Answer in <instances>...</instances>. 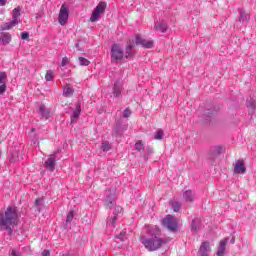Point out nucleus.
Instances as JSON below:
<instances>
[{
  "mask_svg": "<svg viewBox=\"0 0 256 256\" xmlns=\"http://www.w3.org/2000/svg\"><path fill=\"white\" fill-rule=\"evenodd\" d=\"M146 233L152 238H143L142 244L148 251H157L161 249L166 243H169V238H160L161 230L157 226H145Z\"/></svg>",
  "mask_w": 256,
  "mask_h": 256,
  "instance_id": "1",
  "label": "nucleus"
},
{
  "mask_svg": "<svg viewBox=\"0 0 256 256\" xmlns=\"http://www.w3.org/2000/svg\"><path fill=\"white\" fill-rule=\"evenodd\" d=\"M18 223L17 207L9 206L4 213H0V231H7L8 235H13V230Z\"/></svg>",
  "mask_w": 256,
  "mask_h": 256,
  "instance_id": "2",
  "label": "nucleus"
},
{
  "mask_svg": "<svg viewBox=\"0 0 256 256\" xmlns=\"http://www.w3.org/2000/svg\"><path fill=\"white\" fill-rule=\"evenodd\" d=\"M21 17V8L20 6L14 8L12 10V20L9 22H5L1 25L0 29L2 31H11L13 27H17L19 23H21V20L19 19Z\"/></svg>",
  "mask_w": 256,
  "mask_h": 256,
  "instance_id": "3",
  "label": "nucleus"
},
{
  "mask_svg": "<svg viewBox=\"0 0 256 256\" xmlns=\"http://www.w3.org/2000/svg\"><path fill=\"white\" fill-rule=\"evenodd\" d=\"M106 9H107V3L100 2L93 10L92 15L90 17V22L96 23V21H99V19H101V15L105 13Z\"/></svg>",
  "mask_w": 256,
  "mask_h": 256,
  "instance_id": "4",
  "label": "nucleus"
},
{
  "mask_svg": "<svg viewBox=\"0 0 256 256\" xmlns=\"http://www.w3.org/2000/svg\"><path fill=\"white\" fill-rule=\"evenodd\" d=\"M125 52L123 51V46L119 44H113L111 47V59L112 61H122Z\"/></svg>",
  "mask_w": 256,
  "mask_h": 256,
  "instance_id": "5",
  "label": "nucleus"
},
{
  "mask_svg": "<svg viewBox=\"0 0 256 256\" xmlns=\"http://www.w3.org/2000/svg\"><path fill=\"white\" fill-rule=\"evenodd\" d=\"M162 225L169 229V231H177V229H179L177 219L173 218V216L171 215H167L162 220Z\"/></svg>",
  "mask_w": 256,
  "mask_h": 256,
  "instance_id": "6",
  "label": "nucleus"
},
{
  "mask_svg": "<svg viewBox=\"0 0 256 256\" xmlns=\"http://www.w3.org/2000/svg\"><path fill=\"white\" fill-rule=\"evenodd\" d=\"M67 21H69V7L62 4L58 14V23L63 26L67 25Z\"/></svg>",
  "mask_w": 256,
  "mask_h": 256,
  "instance_id": "7",
  "label": "nucleus"
},
{
  "mask_svg": "<svg viewBox=\"0 0 256 256\" xmlns=\"http://www.w3.org/2000/svg\"><path fill=\"white\" fill-rule=\"evenodd\" d=\"M136 45H141L144 49H153L155 42L153 40H147L143 36L137 34L135 38Z\"/></svg>",
  "mask_w": 256,
  "mask_h": 256,
  "instance_id": "8",
  "label": "nucleus"
},
{
  "mask_svg": "<svg viewBox=\"0 0 256 256\" xmlns=\"http://www.w3.org/2000/svg\"><path fill=\"white\" fill-rule=\"evenodd\" d=\"M247 172V167H245V162L243 160H237L234 164V173L236 175H245Z\"/></svg>",
  "mask_w": 256,
  "mask_h": 256,
  "instance_id": "9",
  "label": "nucleus"
},
{
  "mask_svg": "<svg viewBox=\"0 0 256 256\" xmlns=\"http://www.w3.org/2000/svg\"><path fill=\"white\" fill-rule=\"evenodd\" d=\"M209 253H211V244H209V242H203L198 251V255L208 256Z\"/></svg>",
  "mask_w": 256,
  "mask_h": 256,
  "instance_id": "10",
  "label": "nucleus"
},
{
  "mask_svg": "<svg viewBox=\"0 0 256 256\" xmlns=\"http://www.w3.org/2000/svg\"><path fill=\"white\" fill-rule=\"evenodd\" d=\"M7 73L0 72V95H3L7 91Z\"/></svg>",
  "mask_w": 256,
  "mask_h": 256,
  "instance_id": "11",
  "label": "nucleus"
},
{
  "mask_svg": "<svg viewBox=\"0 0 256 256\" xmlns=\"http://www.w3.org/2000/svg\"><path fill=\"white\" fill-rule=\"evenodd\" d=\"M38 113L43 117V119H49V117H51V110L45 107V104H41L38 107Z\"/></svg>",
  "mask_w": 256,
  "mask_h": 256,
  "instance_id": "12",
  "label": "nucleus"
},
{
  "mask_svg": "<svg viewBox=\"0 0 256 256\" xmlns=\"http://www.w3.org/2000/svg\"><path fill=\"white\" fill-rule=\"evenodd\" d=\"M227 243H229V238H224L220 241V244L216 253L217 256H225V247H227Z\"/></svg>",
  "mask_w": 256,
  "mask_h": 256,
  "instance_id": "13",
  "label": "nucleus"
},
{
  "mask_svg": "<svg viewBox=\"0 0 256 256\" xmlns=\"http://www.w3.org/2000/svg\"><path fill=\"white\" fill-rule=\"evenodd\" d=\"M55 161V155H50L46 160L44 166L46 167V169H49V171H55Z\"/></svg>",
  "mask_w": 256,
  "mask_h": 256,
  "instance_id": "14",
  "label": "nucleus"
},
{
  "mask_svg": "<svg viewBox=\"0 0 256 256\" xmlns=\"http://www.w3.org/2000/svg\"><path fill=\"white\" fill-rule=\"evenodd\" d=\"M79 115H81V104H76V108L71 115V123H77L79 119Z\"/></svg>",
  "mask_w": 256,
  "mask_h": 256,
  "instance_id": "15",
  "label": "nucleus"
},
{
  "mask_svg": "<svg viewBox=\"0 0 256 256\" xmlns=\"http://www.w3.org/2000/svg\"><path fill=\"white\" fill-rule=\"evenodd\" d=\"M183 199L186 203H193V201H195V193L191 190H187L183 194Z\"/></svg>",
  "mask_w": 256,
  "mask_h": 256,
  "instance_id": "16",
  "label": "nucleus"
},
{
  "mask_svg": "<svg viewBox=\"0 0 256 256\" xmlns=\"http://www.w3.org/2000/svg\"><path fill=\"white\" fill-rule=\"evenodd\" d=\"M0 41L3 45H9V43H11V35L9 32L0 33Z\"/></svg>",
  "mask_w": 256,
  "mask_h": 256,
  "instance_id": "17",
  "label": "nucleus"
},
{
  "mask_svg": "<svg viewBox=\"0 0 256 256\" xmlns=\"http://www.w3.org/2000/svg\"><path fill=\"white\" fill-rule=\"evenodd\" d=\"M154 29H156V31H160V33H166L169 26L164 22H158L155 24Z\"/></svg>",
  "mask_w": 256,
  "mask_h": 256,
  "instance_id": "18",
  "label": "nucleus"
},
{
  "mask_svg": "<svg viewBox=\"0 0 256 256\" xmlns=\"http://www.w3.org/2000/svg\"><path fill=\"white\" fill-rule=\"evenodd\" d=\"M121 89H123L122 84L120 82H116L113 88L114 97H121Z\"/></svg>",
  "mask_w": 256,
  "mask_h": 256,
  "instance_id": "19",
  "label": "nucleus"
},
{
  "mask_svg": "<svg viewBox=\"0 0 256 256\" xmlns=\"http://www.w3.org/2000/svg\"><path fill=\"white\" fill-rule=\"evenodd\" d=\"M246 107L248 108V111L250 113H255V109H256L255 99L250 98L249 100H247Z\"/></svg>",
  "mask_w": 256,
  "mask_h": 256,
  "instance_id": "20",
  "label": "nucleus"
},
{
  "mask_svg": "<svg viewBox=\"0 0 256 256\" xmlns=\"http://www.w3.org/2000/svg\"><path fill=\"white\" fill-rule=\"evenodd\" d=\"M249 19V13L245 12L244 10H240V17L238 21H240V23H249Z\"/></svg>",
  "mask_w": 256,
  "mask_h": 256,
  "instance_id": "21",
  "label": "nucleus"
},
{
  "mask_svg": "<svg viewBox=\"0 0 256 256\" xmlns=\"http://www.w3.org/2000/svg\"><path fill=\"white\" fill-rule=\"evenodd\" d=\"M105 205L106 207H108V209H112L115 205V196L114 195L107 196L105 199Z\"/></svg>",
  "mask_w": 256,
  "mask_h": 256,
  "instance_id": "22",
  "label": "nucleus"
},
{
  "mask_svg": "<svg viewBox=\"0 0 256 256\" xmlns=\"http://www.w3.org/2000/svg\"><path fill=\"white\" fill-rule=\"evenodd\" d=\"M63 95H64V97H71V95H73V86L66 84L63 87Z\"/></svg>",
  "mask_w": 256,
  "mask_h": 256,
  "instance_id": "23",
  "label": "nucleus"
},
{
  "mask_svg": "<svg viewBox=\"0 0 256 256\" xmlns=\"http://www.w3.org/2000/svg\"><path fill=\"white\" fill-rule=\"evenodd\" d=\"M191 227H192V231H197L198 229H200L201 228V219H199V218L193 219Z\"/></svg>",
  "mask_w": 256,
  "mask_h": 256,
  "instance_id": "24",
  "label": "nucleus"
},
{
  "mask_svg": "<svg viewBox=\"0 0 256 256\" xmlns=\"http://www.w3.org/2000/svg\"><path fill=\"white\" fill-rule=\"evenodd\" d=\"M129 57H133V45L131 44L126 46V50L124 52V58L129 59Z\"/></svg>",
  "mask_w": 256,
  "mask_h": 256,
  "instance_id": "25",
  "label": "nucleus"
},
{
  "mask_svg": "<svg viewBox=\"0 0 256 256\" xmlns=\"http://www.w3.org/2000/svg\"><path fill=\"white\" fill-rule=\"evenodd\" d=\"M78 61H79L80 65H81V67H87V66H89L91 64V62L87 58H85V57H79Z\"/></svg>",
  "mask_w": 256,
  "mask_h": 256,
  "instance_id": "26",
  "label": "nucleus"
},
{
  "mask_svg": "<svg viewBox=\"0 0 256 256\" xmlns=\"http://www.w3.org/2000/svg\"><path fill=\"white\" fill-rule=\"evenodd\" d=\"M46 81H53L55 79V72L53 70H48L45 75Z\"/></svg>",
  "mask_w": 256,
  "mask_h": 256,
  "instance_id": "27",
  "label": "nucleus"
},
{
  "mask_svg": "<svg viewBox=\"0 0 256 256\" xmlns=\"http://www.w3.org/2000/svg\"><path fill=\"white\" fill-rule=\"evenodd\" d=\"M135 149H136V151H145V144H143V141L138 140L135 143Z\"/></svg>",
  "mask_w": 256,
  "mask_h": 256,
  "instance_id": "28",
  "label": "nucleus"
},
{
  "mask_svg": "<svg viewBox=\"0 0 256 256\" xmlns=\"http://www.w3.org/2000/svg\"><path fill=\"white\" fill-rule=\"evenodd\" d=\"M115 223H117V216H112L108 218L107 220L108 227H115Z\"/></svg>",
  "mask_w": 256,
  "mask_h": 256,
  "instance_id": "29",
  "label": "nucleus"
},
{
  "mask_svg": "<svg viewBox=\"0 0 256 256\" xmlns=\"http://www.w3.org/2000/svg\"><path fill=\"white\" fill-rule=\"evenodd\" d=\"M154 139H156V141H161V139H163V129H158L156 131Z\"/></svg>",
  "mask_w": 256,
  "mask_h": 256,
  "instance_id": "30",
  "label": "nucleus"
},
{
  "mask_svg": "<svg viewBox=\"0 0 256 256\" xmlns=\"http://www.w3.org/2000/svg\"><path fill=\"white\" fill-rule=\"evenodd\" d=\"M76 49L78 51H84L85 50V42L79 41L78 43L75 44Z\"/></svg>",
  "mask_w": 256,
  "mask_h": 256,
  "instance_id": "31",
  "label": "nucleus"
},
{
  "mask_svg": "<svg viewBox=\"0 0 256 256\" xmlns=\"http://www.w3.org/2000/svg\"><path fill=\"white\" fill-rule=\"evenodd\" d=\"M43 203L44 201L42 198L36 199L35 206L37 207L38 211H41V207H43Z\"/></svg>",
  "mask_w": 256,
  "mask_h": 256,
  "instance_id": "32",
  "label": "nucleus"
},
{
  "mask_svg": "<svg viewBox=\"0 0 256 256\" xmlns=\"http://www.w3.org/2000/svg\"><path fill=\"white\" fill-rule=\"evenodd\" d=\"M172 209L173 211H175V213H177V211H179V209H181V203L179 202H172Z\"/></svg>",
  "mask_w": 256,
  "mask_h": 256,
  "instance_id": "33",
  "label": "nucleus"
},
{
  "mask_svg": "<svg viewBox=\"0 0 256 256\" xmlns=\"http://www.w3.org/2000/svg\"><path fill=\"white\" fill-rule=\"evenodd\" d=\"M102 151H110L111 150V144L109 142H104L101 147Z\"/></svg>",
  "mask_w": 256,
  "mask_h": 256,
  "instance_id": "34",
  "label": "nucleus"
},
{
  "mask_svg": "<svg viewBox=\"0 0 256 256\" xmlns=\"http://www.w3.org/2000/svg\"><path fill=\"white\" fill-rule=\"evenodd\" d=\"M73 217H75V213H73V211H70L66 217V223H71V221H73Z\"/></svg>",
  "mask_w": 256,
  "mask_h": 256,
  "instance_id": "35",
  "label": "nucleus"
},
{
  "mask_svg": "<svg viewBox=\"0 0 256 256\" xmlns=\"http://www.w3.org/2000/svg\"><path fill=\"white\" fill-rule=\"evenodd\" d=\"M123 117L125 118V119H127L128 117H131V110H129V109H125L124 111H123Z\"/></svg>",
  "mask_w": 256,
  "mask_h": 256,
  "instance_id": "36",
  "label": "nucleus"
},
{
  "mask_svg": "<svg viewBox=\"0 0 256 256\" xmlns=\"http://www.w3.org/2000/svg\"><path fill=\"white\" fill-rule=\"evenodd\" d=\"M69 63V58L64 57L61 62V67H65Z\"/></svg>",
  "mask_w": 256,
  "mask_h": 256,
  "instance_id": "37",
  "label": "nucleus"
},
{
  "mask_svg": "<svg viewBox=\"0 0 256 256\" xmlns=\"http://www.w3.org/2000/svg\"><path fill=\"white\" fill-rule=\"evenodd\" d=\"M9 256H21V252H17L16 250H11Z\"/></svg>",
  "mask_w": 256,
  "mask_h": 256,
  "instance_id": "38",
  "label": "nucleus"
},
{
  "mask_svg": "<svg viewBox=\"0 0 256 256\" xmlns=\"http://www.w3.org/2000/svg\"><path fill=\"white\" fill-rule=\"evenodd\" d=\"M21 39H23V40L29 39V33L28 32H22Z\"/></svg>",
  "mask_w": 256,
  "mask_h": 256,
  "instance_id": "39",
  "label": "nucleus"
},
{
  "mask_svg": "<svg viewBox=\"0 0 256 256\" xmlns=\"http://www.w3.org/2000/svg\"><path fill=\"white\" fill-rule=\"evenodd\" d=\"M222 151H223V147H221V146H216V148H215V153H216L217 155L221 154Z\"/></svg>",
  "mask_w": 256,
  "mask_h": 256,
  "instance_id": "40",
  "label": "nucleus"
},
{
  "mask_svg": "<svg viewBox=\"0 0 256 256\" xmlns=\"http://www.w3.org/2000/svg\"><path fill=\"white\" fill-rule=\"evenodd\" d=\"M118 239H120V241H125V239H127V236H125V233H120Z\"/></svg>",
  "mask_w": 256,
  "mask_h": 256,
  "instance_id": "41",
  "label": "nucleus"
},
{
  "mask_svg": "<svg viewBox=\"0 0 256 256\" xmlns=\"http://www.w3.org/2000/svg\"><path fill=\"white\" fill-rule=\"evenodd\" d=\"M7 5V0H0V6L5 7Z\"/></svg>",
  "mask_w": 256,
  "mask_h": 256,
  "instance_id": "42",
  "label": "nucleus"
},
{
  "mask_svg": "<svg viewBox=\"0 0 256 256\" xmlns=\"http://www.w3.org/2000/svg\"><path fill=\"white\" fill-rule=\"evenodd\" d=\"M42 255H43V256H49V255H51V253L49 252V250H44V251L42 252Z\"/></svg>",
  "mask_w": 256,
  "mask_h": 256,
  "instance_id": "43",
  "label": "nucleus"
},
{
  "mask_svg": "<svg viewBox=\"0 0 256 256\" xmlns=\"http://www.w3.org/2000/svg\"><path fill=\"white\" fill-rule=\"evenodd\" d=\"M146 151H147L148 153H153V148L147 147V148H146Z\"/></svg>",
  "mask_w": 256,
  "mask_h": 256,
  "instance_id": "44",
  "label": "nucleus"
},
{
  "mask_svg": "<svg viewBox=\"0 0 256 256\" xmlns=\"http://www.w3.org/2000/svg\"><path fill=\"white\" fill-rule=\"evenodd\" d=\"M116 209H117V211H118V213H121V211H123V208H121V207H116Z\"/></svg>",
  "mask_w": 256,
  "mask_h": 256,
  "instance_id": "45",
  "label": "nucleus"
},
{
  "mask_svg": "<svg viewBox=\"0 0 256 256\" xmlns=\"http://www.w3.org/2000/svg\"><path fill=\"white\" fill-rule=\"evenodd\" d=\"M231 243H232V244L235 243V238H232V239H231Z\"/></svg>",
  "mask_w": 256,
  "mask_h": 256,
  "instance_id": "46",
  "label": "nucleus"
},
{
  "mask_svg": "<svg viewBox=\"0 0 256 256\" xmlns=\"http://www.w3.org/2000/svg\"><path fill=\"white\" fill-rule=\"evenodd\" d=\"M61 256H71V255H69V254H62Z\"/></svg>",
  "mask_w": 256,
  "mask_h": 256,
  "instance_id": "47",
  "label": "nucleus"
},
{
  "mask_svg": "<svg viewBox=\"0 0 256 256\" xmlns=\"http://www.w3.org/2000/svg\"><path fill=\"white\" fill-rule=\"evenodd\" d=\"M1 155H2V152H1V150H0V159H1Z\"/></svg>",
  "mask_w": 256,
  "mask_h": 256,
  "instance_id": "48",
  "label": "nucleus"
}]
</instances>
